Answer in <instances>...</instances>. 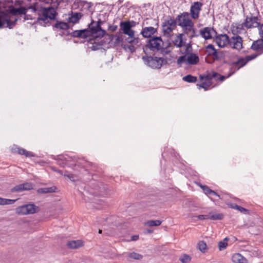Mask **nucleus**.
Listing matches in <instances>:
<instances>
[{"instance_id": "54", "label": "nucleus", "mask_w": 263, "mask_h": 263, "mask_svg": "<svg viewBox=\"0 0 263 263\" xmlns=\"http://www.w3.org/2000/svg\"><path fill=\"white\" fill-rule=\"evenodd\" d=\"M7 199L0 197V205H6Z\"/></svg>"}, {"instance_id": "52", "label": "nucleus", "mask_w": 263, "mask_h": 263, "mask_svg": "<svg viewBox=\"0 0 263 263\" xmlns=\"http://www.w3.org/2000/svg\"><path fill=\"white\" fill-rule=\"evenodd\" d=\"M118 26L117 25H110L108 27V30L111 31H115L117 30Z\"/></svg>"}, {"instance_id": "61", "label": "nucleus", "mask_w": 263, "mask_h": 263, "mask_svg": "<svg viewBox=\"0 0 263 263\" xmlns=\"http://www.w3.org/2000/svg\"><path fill=\"white\" fill-rule=\"evenodd\" d=\"M103 23V22L101 20H99L98 22H96V25L97 24H99V26H101V25Z\"/></svg>"}, {"instance_id": "7", "label": "nucleus", "mask_w": 263, "mask_h": 263, "mask_svg": "<svg viewBox=\"0 0 263 263\" xmlns=\"http://www.w3.org/2000/svg\"><path fill=\"white\" fill-rule=\"evenodd\" d=\"M38 5L37 3H35L33 5L31 6L28 7L27 8L24 7H21L20 8H15L14 7L11 9V13L14 15H20V14H24L25 15L24 17L25 20L32 19L31 17H29L26 15V12L28 9H32L33 12L38 11Z\"/></svg>"}, {"instance_id": "32", "label": "nucleus", "mask_w": 263, "mask_h": 263, "mask_svg": "<svg viewBox=\"0 0 263 263\" xmlns=\"http://www.w3.org/2000/svg\"><path fill=\"white\" fill-rule=\"evenodd\" d=\"M183 80L189 83H195L197 81L196 77L188 74L182 78Z\"/></svg>"}, {"instance_id": "35", "label": "nucleus", "mask_w": 263, "mask_h": 263, "mask_svg": "<svg viewBox=\"0 0 263 263\" xmlns=\"http://www.w3.org/2000/svg\"><path fill=\"white\" fill-rule=\"evenodd\" d=\"M229 240L228 237H226L222 241L218 242V248L220 251L225 249L228 246L227 241Z\"/></svg>"}, {"instance_id": "40", "label": "nucleus", "mask_w": 263, "mask_h": 263, "mask_svg": "<svg viewBox=\"0 0 263 263\" xmlns=\"http://www.w3.org/2000/svg\"><path fill=\"white\" fill-rule=\"evenodd\" d=\"M191 257L187 254L183 255L182 256H180L179 258V260L182 263H189L191 261Z\"/></svg>"}, {"instance_id": "25", "label": "nucleus", "mask_w": 263, "mask_h": 263, "mask_svg": "<svg viewBox=\"0 0 263 263\" xmlns=\"http://www.w3.org/2000/svg\"><path fill=\"white\" fill-rule=\"evenodd\" d=\"M164 23L170 27L173 30L175 29L177 25L176 19H174L171 17H169L167 19L164 20Z\"/></svg>"}, {"instance_id": "19", "label": "nucleus", "mask_w": 263, "mask_h": 263, "mask_svg": "<svg viewBox=\"0 0 263 263\" xmlns=\"http://www.w3.org/2000/svg\"><path fill=\"white\" fill-rule=\"evenodd\" d=\"M107 35L108 37V39L109 40V42H112L116 46L119 45L123 42V39L119 35H114L112 34H107Z\"/></svg>"}, {"instance_id": "58", "label": "nucleus", "mask_w": 263, "mask_h": 263, "mask_svg": "<svg viewBox=\"0 0 263 263\" xmlns=\"http://www.w3.org/2000/svg\"><path fill=\"white\" fill-rule=\"evenodd\" d=\"M25 155L26 156H27V157H33V156H34V155L33 154V153L32 152H28L27 151H26V152Z\"/></svg>"}, {"instance_id": "37", "label": "nucleus", "mask_w": 263, "mask_h": 263, "mask_svg": "<svg viewBox=\"0 0 263 263\" xmlns=\"http://www.w3.org/2000/svg\"><path fill=\"white\" fill-rule=\"evenodd\" d=\"M209 219L211 220H221L223 218V215L222 214L217 213L211 214H209Z\"/></svg>"}, {"instance_id": "36", "label": "nucleus", "mask_w": 263, "mask_h": 263, "mask_svg": "<svg viewBox=\"0 0 263 263\" xmlns=\"http://www.w3.org/2000/svg\"><path fill=\"white\" fill-rule=\"evenodd\" d=\"M162 222V221L159 220H148L146 222V224L147 226L149 227H154V226H160Z\"/></svg>"}, {"instance_id": "38", "label": "nucleus", "mask_w": 263, "mask_h": 263, "mask_svg": "<svg viewBox=\"0 0 263 263\" xmlns=\"http://www.w3.org/2000/svg\"><path fill=\"white\" fill-rule=\"evenodd\" d=\"M162 31L164 34H170L173 30L170 27H168L166 24H165L164 22L162 25Z\"/></svg>"}, {"instance_id": "26", "label": "nucleus", "mask_w": 263, "mask_h": 263, "mask_svg": "<svg viewBox=\"0 0 263 263\" xmlns=\"http://www.w3.org/2000/svg\"><path fill=\"white\" fill-rule=\"evenodd\" d=\"M82 15L81 13H72V15L68 18V22L72 23H77L79 22V20L81 18Z\"/></svg>"}, {"instance_id": "5", "label": "nucleus", "mask_w": 263, "mask_h": 263, "mask_svg": "<svg viewBox=\"0 0 263 263\" xmlns=\"http://www.w3.org/2000/svg\"><path fill=\"white\" fill-rule=\"evenodd\" d=\"M88 26V29L91 36L101 37L103 36L106 33L105 30L103 29L101 26H99V24L96 25V22L93 20H92L91 23L89 24Z\"/></svg>"}, {"instance_id": "49", "label": "nucleus", "mask_w": 263, "mask_h": 263, "mask_svg": "<svg viewBox=\"0 0 263 263\" xmlns=\"http://www.w3.org/2000/svg\"><path fill=\"white\" fill-rule=\"evenodd\" d=\"M259 54H260L259 53V54H251V55H248L246 57L247 59V60L248 61H250L252 60H253L254 59H255Z\"/></svg>"}, {"instance_id": "16", "label": "nucleus", "mask_w": 263, "mask_h": 263, "mask_svg": "<svg viewBox=\"0 0 263 263\" xmlns=\"http://www.w3.org/2000/svg\"><path fill=\"white\" fill-rule=\"evenodd\" d=\"M251 49L260 54L263 53V39H260L253 42Z\"/></svg>"}, {"instance_id": "62", "label": "nucleus", "mask_w": 263, "mask_h": 263, "mask_svg": "<svg viewBox=\"0 0 263 263\" xmlns=\"http://www.w3.org/2000/svg\"><path fill=\"white\" fill-rule=\"evenodd\" d=\"M210 195H213L215 196H217L218 197H219V195L217 194V193H216L214 191H213V192H211Z\"/></svg>"}, {"instance_id": "42", "label": "nucleus", "mask_w": 263, "mask_h": 263, "mask_svg": "<svg viewBox=\"0 0 263 263\" xmlns=\"http://www.w3.org/2000/svg\"><path fill=\"white\" fill-rule=\"evenodd\" d=\"M135 45H134V44L124 45L123 48L126 50H128L130 52L133 53L136 51V48L135 47Z\"/></svg>"}, {"instance_id": "14", "label": "nucleus", "mask_w": 263, "mask_h": 263, "mask_svg": "<svg viewBox=\"0 0 263 263\" xmlns=\"http://www.w3.org/2000/svg\"><path fill=\"white\" fill-rule=\"evenodd\" d=\"M69 34L71 35L73 37H78L83 39L91 36L88 29L77 30L72 31L71 33H69Z\"/></svg>"}, {"instance_id": "41", "label": "nucleus", "mask_w": 263, "mask_h": 263, "mask_svg": "<svg viewBox=\"0 0 263 263\" xmlns=\"http://www.w3.org/2000/svg\"><path fill=\"white\" fill-rule=\"evenodd\" d=\"M198 247L200 251L205 252L206 249V244L203 241H200L198 243Z\"/></svg>"}, {"instance_id": "44", "label": "nucleus", "mask_w": 263, "mask_h": 263, "mask_svg": "<svg viewBox=\"0 0 263 263\" xmlns=\"http://www.w3.org/2000/svg\"><path fill=\"white\" fill-rule=\"evenodd\" d=\"M200 187L202 189L204 193L206 195H210L211 192H213V190H211L208 186L206 185H201Z\"/></svg>"}, {"instance_id": "46", "label": "nucleus", "mask_w": 263, "mask_h": 263, "mask_svg": "<svg viewBox=\"0 0 263 263\" xmlns=\"http://www.w3.org/2000/svg\"><path fill=\"white\" fill-rule=\"evenodd\" d=\"M190 34L189 38L190 40H192L194 37L198 36L200 34L197 33L196 30L194 28V26Z\"/></svg>"}, {"instance_id": "60", "label": "nucleus", "mask_w": 263, "mask_h": 263, "mask_svg": "<svg viewBox=\"0 0 263 263\" xmlns=\"http://www.w3.org/2000/svg\"><path fill=\"white\" fill-rule=\"evenodd\" d=\"M40 2H44L45 3L48 4L51 2H53L54 0H39Z\"/></svg>"}, {"instance_id": "55", "label": "nucleus", "mask_w": 263, "mask_h": 263, "mask_svg": "<svg viewBox=\"0 0 263 263\" xmlns=\"http://www.w3.org/2000/svg\"><path fill=\"white\" fill-rule=\"evenodd\" d=\"M26 152V150L23 148H18V153L20 155H25V153Z\"/></svg>"}, {"instance_id": "4", "label": "nucleus", "mask_w": 263, "mask_h": 263, "mask_svg": "<svg viewBox=\"0 0 263 263\" xmlns=\"http://www.w3.org/2000/svg\"><path fill=\"white\" fill-rule=\"evenodd\" d=\"M40 211L39 206L33 203L27 204L16 208L15 212L18 215H25L33 214Z\"/></svg>"}, {"instance_id": "48", "label": "nucleus", "mask_w": 263, "mask_h": 263, "mask_svg": "<svg viewBox=\"0 0 263 263\" xmlns=\"http://www.w3.org/2000/svg\"><path fill=\"white\" fill-rule=\"evenodd\" d=\"M257 27L258 28L259 35L261 39H263V24H259V26Z\"/></svg>"}, {"instance_id": "9", "label": "nucleus", "mask_w": 263, "mask_h": 263, "mask_svg": "<svg viewBox=\"0 0 263 263\" xmlns=\"http://www.w3.org/2000/svg\"><path fill=\"white\" fill-rule=\"evenodd\" d=\"M229 45L232 48L240 50L242 48V39L239 35H234L230 38Z\"/></svg>"}, {"instance_id": "53", "label": "nucleus", "mask_w": 263, "mask_h": 263, "mask_svg": "<svg viewBox=\"0 0 263 263\" xmlns=\"http://www.w3.org/2000/svg\"><path fill=\"white\" fill-rule=\"evenodd\" d=\"M127 22H128V24H129V26H130L131 28L135 27L136 26V25L137 24V23H136V22H135L134 21H128Z\"/></svg>"}, {"instance_id": "33", "label": "nucleus", "mask_w": 263, "mask_h": 263, "mask_svg": "<svg viewBox=\"0 0 263 263\" xmlns=\"http://www.w3.org/2000/svg\"><path fill=\"white\" fill-rule=\"evenodd\" d=\"M58 157V164L64 167L67 164V162L68 161V159L69 157H66L64 156H59Z\"/></svg>"}, {"instance_id": "51", "label": "nucleus", "mask_w": 263, "mask_h": 263, "mask_svg": "<svg viewBox=\"0 0 263 263\" xmlns=\"http://www.w3.org/2000/svg\"><path fill=\"white\" fill-rule=\"evenodd\" d=\"M198 218L200 220L209 219V214L208 215H199L197 216Z\"/></svg>"}, {"instance_id": "39", "label": "nucleus", "mask_w": 263, "mask_h": 263, "mask_svg": "<svg viewBox=\"0 0 263 263\" xmlns=\"http://www.w3.org/2000/svg\"><path fill=\"white\" fill-rule=\"evenodd\" d=\"M211 85L212 83L210 82H204L200 84H197V86H198L199 88H203L205 90H207Z\"/></svg>"}, {"instance_id": "2", "label": "nucleus", "mask_w": 263, "mask_h": 263, "mask_svg": "<svg viewBox=\"0 0 263 263\" xmlns=\"http://www.w3.org/2000/svg\"><path fill=\"white\" fill-rule=\"evenodd\" d=\"M38 15V20L46 23V21L48 19L50 20H55L58 13L52 7H41V10L39 11Z\"/></svg>"}, {"instance_id": "8", "label": "nucleus", "mask_w": 263, "mask_h": 263, "mask_svg": "<svg viewBox=\"0 0 263 263\" xmlns=\"http://www.w3.org/2000/svg\"><path fill=\"white\" fill-rule=\"evenodd\" d=\"M176 19L177 23V25L181 27L192 22L190 18L189 13L187 12L180 14L177 16Z\"/></svg>"}, {"instance_id": "27", "label": "nucleus", "mask_w": 263, "mask_h": 263, "mask_svg": "<svg viewBox=\"0 0 263 263\" xmlns=\"http://www.w3.org/2000/svg\"><path fill=\"white\" fill-rule=\"evenodd\" d=\"M194 23L192 21V22H190V23L181 27L183 32V33L184 34H190V33L191 32L192 30H193V27H194Z\"/></svg>"}, {"instance_id": "50", "label": "nucleus", "mask_w": 263, "mask_h": 263, "mask_svg": "<svg viewBox=\"0 0 263 263\" xmlns=\"http://www.w3.org/2000/svg\"><path fill=\"white\" fill-rule=\"evenodd\" d=\"M101 45L97 44L96 42L92 43V46L91 47V48L92 50H97L100 49V46Z\"/></svg>"}, {"instance_id": "34", "label": "nucleus", "mask_w": 263, "mask_h": 263, "mask_svg": "<svg viewBox=\"0 0 263 263\" xmlns=\"http://www.w3.org/2000/svg\"><path fill=\"white\" fill-rule=\"evenodd\" d=\"M218 76V73L217 72H213L212 73H208L204 77L200 76V78L201 80L205 79L206 80H211V79L216 78Z\"/></svg>"}, {"instance_id": "15", "label": "nucleus", "mask_w": 263, "mask_h": 263, "mask_svg": "<svg viewBox=\"0 0 263 263\" xmlns=\"http://www.w3.org/2000/svg\"><path fill=\"white\" fill-rule=\"evenodd\" d=\"M120 29L123 33L128 36H134L135 31L132 30L127 21H122L120 24Z\"/></svg>"}, {"instance_id": "63", "label": "nucleus", "mask_w": 263, "mask_h": 263, "mask_svg": "<svg viewBox=\"0 0 263 263\" xmlns=\"http://www.w3.org/2000/svg\"><path fill=\"white\" fill-rule=\"evenodd\" d=\"M81 161H83V162H85V163H88V164H90L91 163L90 162H88L85 161V160H82Z\"/></svg>"}, {"instance_id": "24", "label": "nucleus", "mask_w": 263, "mask_h": 263, "mask_svg": "<svg viewBox=\"0 0 263 263\" xmlns=\"http://www.w3.org/2000/svg\"><path fill=\"white\" fill-rule=\"evenodd\" d=\"M57 187L55 186H51L49 187L40 188L37 192L39 194H47L55 192Z\"/></svg>"}, {"instance_id": "12", "label": "nucleus", "mask_w": 263, "mask_h": 263, "mask_svg": "<svg viewBox=\"0 0 263 263\" xmlns=\"http://www.w3.org/2000/svg\"><path fill=\"white\" fill-rule=\"evenodd\" d=\"M202 4L199 2H194L191 7L190 12L191 16L194 19L199 17V12L201 10Z\"/></svg>"}, {"instance_id": "64", "label": "nucleus", "mask_w": 263, "mask_h": 263, "mask_svg": "<svg viewBox=\"0 0 263 263\" xmlns=\"http://www.w3.org/2000/svg\"><path fill=\"white\" fill-rule=\"evenodd\" d=\"M123 2V0H118V2L120 3V4H121Z\"/></svg>"}, {"instance_id": "13", "label": "nucleus", "mask_w": 263, "mask_h": 263, "mask_svg": "<svg viewBox=\"0 0 263 263\" xmlns=\"http://www.w3.org/2000/svg\"><path fill=\"white\" fill-rule=\"evenodd\" d=\"M157 28L153 27H143L140 32V34L144 38L151 39L157 33Z\"/></svg>"}, {"instance_id": "57", "label": "nucleus", "mask_w": 263, "mask_h": 263, "mask_svg": "<svg viewBox=\"0 0 263 263\" xmlns=\"http://www.w3.org/2000/svg\"><path fill=\"white\" fill-rule=\"evenodd\" d=\"M215 79L217 80H220V81H222L226 79V77L223 76H221L218 73V76H217V78Z\"/></svg>"}, {"instance_id": "29", "label": "nucleus", "mask_w": 263, "mask_h": 263, "mask_svg": "<svg viewBox=\"0 0 263 263\" xmlns=\"http://www.w3.org/2000/svg\"><path fill=\"white\" fill-rule=\"evenodd\" d=\"M125 41L130 44L138 45L140 40L138 37H136L134 34V36H128V37L125 39Z\"/></svg>"}, {"instance_id": "47", "label": "nucleus", "mask_w": 263, "mask_h": 263, "mask_svg": "<svg viewBox=\"0 0 263 263\" xmlns=\"http://www.w3.org/2000/svg\"><path fill=\"white\" fill-rule=\"evenodd\" d=\"M232 208L233 209H236L241 212H245L248 211L247 209H245L244 208L239 206L236 204H234L232 205Z\"/></svg>"}, {"instance_id": "10", "label": "nucleus", "mask_w": 263, "mask_h": 263, "mask_svg": "<svg viewBox=\"0 0 263 263\" xmlns=\"http://www.w3.org/2000/svg\"><path fill=\"white\" fill-rule=\"evenodd\" d=\"M200 35L205 40L212 39L214 36H216L217 32L213 28L205 27L200 30Z\"/></svg>"}, {"instance_id": "17", "label": "nucleus", "mask_w": 263, "mask_h": 263, "mask_svg": "<svg viewBox=\"0 0 263 263\" xmlns=\"http://www.w3.org/2000/svg\"><path fill=\"white\" fill-rule=\"evenodd\" d=\"M32 189V185L30 183L21 184L14 186L12 191L13 192H21L24 190H29Z\"/></svg>"}, {"instance_id": "59", "label": "nucleus", "mask_w": 263, "mask_h": 263, "mask_svg": "<svg viewBox=\"0 0 263 263\" xmlns=\"http://www.w3.org/2000/svg\"><path fill=\"white\" fill-rule=\"evenodd\" d=\"M139 238V235H134L131 237V240L136 241Z\"/></svg>"}, {"instance_id": "11", "label": "nucleus", "mask_w": 263, "mask_h": 263, "mask_svg": "<svg viewBox=\"0 0 263 263\" xmlns=\"http://www.w3.org/2000/svg\"><path fill=\"white\" fill-rule=\"evenodd\" d=\"M215 42L219 47L223 48L229 45L230 38L226 34H221L216 36Z\"/></svg>"}, {"instance_id": "56", "label": "nucleus", "mask_w": 263, "mask_h": 263, "mask_svg": "<svg viewBox=\"0 0 263 263\" xmlns=\"http://www.w3.org/2000/svg\"><path fill=\"white\" fill-rule=\"evenodd\" d=\"M16 200H13V199H7V202L6 205L8 204H12L15 203Z\"/></svg>"}, {"instance_id": "30", "label": "nucleus", "mask_w": 263, "mask_h": 263, "mask_svg": "<svg viewBox=\"0 0 263 263\" xmlns=\"http://www.w3.org/2000/svg\"><path fill=\"white\" fill-rule=\"evenodd\" d=\"M127 257L132 259L135 260H141L143 258V255L137 253L136 252H133L131 253H126Z\"/></svg>"}, {"instance_id": "43", "label": "nucleus", "mask_w": 263, "mask_h": 263, "mask_svg": "<svg viewBox=\"0 0 263 263\" xmlns=\"http://www.w3.org/2000/svg\"><path fill=\"white\" fill-rule=\"evenodd\" d=\"M177 64L179 65H180L181 64H182L183 63H187V55H182V56L180 57L178 59V60L177 61Z\"/></svg>"}, {"instance_id": "18", "label": "nucleus", "mask_w": 263, "mask_h": 263, "mask_svg": "<svg viewBox=\"0 0 263 263\" xmlns=\"http://www.w3.org/2000/svg\"><path fill=\"white\" fill-rule=\"evenodd\" d=\"M83 246V242L81 240L69 241L67 243V246L71 249H78Z\"/></svg>"}, {"instance_id": "6", "label": "nucleus", "mask_w": 263, "mask_h": 263, "mask_svg": "<svg viewBox=\"0 0 263 263\" xmlns=\"http://www.w3.org/2000/svg\"><path fill=\"white\" fill-rule=\"evenodd\" d=\"M260 22L256 16H247L246 18L245 22L237 26V29H241L243 27L247 28H255L259 26Z\"/></svg>"}, {"instance_id": "31", "label": "nucleus", "mask_w": 263, "mask_h": 263, "mask_svg": "<svg viewBox=\"0 0 263 263\" xmlns=\"http://www.w3.org/2000/svg\"><path fill=\"white\" fill-rule=\"evenodd\" d=\"M54 26L55 28L61 30H67L69 28V26L68 23L63 22H57Z\"/></svg>"}, {"instance_id": "28", "label": "nucleus", "mask_w": 263, "mask_h": 263, "mask_svg": "<svg viewBox=\"0 0 263 263\" xmlns=\"http://www.w3.org/2000/svg\"><path fill=\"white\" fill-rule=\"evenodd\" d=\"M207 52L209 55H213L217 58V52L214 45L209 44L206 46Z\"/></svg>"}, {"instance_id": "23", "label": "nucleus", "mask_w": 263, "mask_h": 263, "mask_svg": "<svg viewBox=\"0 0 263 263\" xmlns=\"http://www.w3.org/2000/svg\"><path fill=\"white\" fill-rule=\"evenodd\" d=\"M248 62L247 58H239L237 61L233 63V65L237 69H238L240 67L245 66Z\"/></svg>"}, {"instance_id": "3", "label": "nucleus", "mask_w": 263, "mask_h": 263, "mask_svg": "<svg viewBox=\"0 0 263 263\" xmlns=\"http://www.w3.org/2000/svg\"><path fill=\"white\" fill-rule=\"evenodd\" d=\"M142 60L146 65L153 69H160L167 63L165 59L157 57L143 56Z\"/></svg>"}, {"instance_id": "1", "label": "nucleus", "mask_w": 263, "mask_h": 263, "mask_svg": "<svg viewBox=\"0 0 263 263\" xmlns=\"http://www.w3.org/2000/svg\"><path fill=\"white\" fill-rule=\"evenodd\" d=\"M149 49L153 52H160L162 54L169 53L172 50L170 42L164 43L160 36H153L146 41L143 50L146 53Z\"/></svg>"}, {"instance_id": "20", "label": "nucleus", "mask_w": 263, "mask_h": 263, "mask_svg": "<svg viewBox=\"0 0 263 263\" xmlns=\"http://www.w3.org/2000/svg\"><path fill=\"white\" fill-rule=\"evenodd\" d=\"M232 260L234 263H248V260L239 253L234 254L232 257Z\"/></svg>"}, {"instance_id": "22", "label": "nucleus", "mask_w": 263, "mask_h": 263, "mask_svg": "<svg viewBox=\"0 0 263 263\" xmlns=\"http://www.w3.org/2000/svg\"><path fill=\"white\" fill-rule=\"evenodd\" d=\"M199 57L195 53H190L187 55V64L195 65L199 62Z\"/></svg>"}, {"instance_id": "45", "label": "nucleus", "mask_w": 263, "mask_h": 263, "mask_svg": "<svg viewBox=\"0 0 263 263\" xmlns=\"http://www.w3.org/2000/svg\"><path fill=\"white\" fill-rule=\"evenodd\" d=\"M67 172H65V173L64 174V176L65 177H67L68 179H69L72 181H76L77 180V177L76 175L71 174H67Z\"/></svg>"}, {"instance_id": "21", "label": "nucleus", "mask_w": 263, "mask_h": 263, "mask_svg": "<svg viewBox=\"0 0 263 263\" xmlns=\"http://www.w3.org/2000/svg\"><path fill=\"white\" fill-rule=\"evenodd\" d=\"M183 33H180L177 35L173 41V44L177 47H182L185 42L183 41Z\"/></svg>"}]
</instances>
